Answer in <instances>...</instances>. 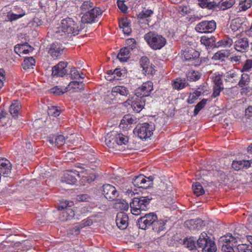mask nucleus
I'll return each mask as SVG.
<instances>
[{
	"label": "nucleus",
	"instance_id": "obj_1",
	"mask_svg": "<svg viewBox=\"0 0 252 252\" xmlns=\"http://www.w3.org/2000/svg\"><path fill=\"white\" fill-rule=\"evenodd\" d=\"M97 17H82L81 22L75 21L71 18L67 17L62 20L61 24L54 33L55 38L62 40L64 44L67 43L73 35H77L79 31L84 29L83 24H92L96 21Z\"/></svg>",
	"mask_w": 252,
	"mask_h": 252
},
{
	"label": "nucleus",
	"instance_id": "obj_2",
	"mask_svg": "<svg viewBox=\"0 0 252 252\" xmlns=\"http://www.w3.org/2000/svg\"><path fill=\"white\" fill-rule=\"evenodd\" d=\"M152 198L148 196H142L140 198H134L130 203L131 213L134 215H139L142 211L148 209V205Z\"/></svg>",
	"mask_w": 252,
	"mask_h": 252
},
{
	"label": "nucleus",
	"instance_id": "obj_3",
	"mask_svg": "<svg viewBox=\"0 0 252 252\" xmlns=\"http://www.w3.org/2000/svg\"><path fill=\"white\" fill-rule=\"evenodd\" d=\"M144 38L149 46L154 50L161 49L166 43L164 37L155 32H150L146 33Z\"/></svg>",
	"mask_w": 252,
	"mask_h": 252
},
{
	"label": "nucleus",
	"instance_id": "obj_4",
	"mask_svg": "<svg viewBox=\"0 0 252 252\" xmlns=\"http://www.w3.org/2000/svg\"><path fill=\"white\" fill-rule=\"evenodd\" d=\"M197 246L202 249V252H216L217 247L215 242L207 234L202 233L197 240Z\"/></svg>",
	"mask_w": 252,
	"mask_h": 252
},
{
	"label": "nucleus",
	"instance_id": "obj_5",
	"mask_svg": "<svg viewBox=\"0 0 252 252\" xmlns=\"http://www.w3.org/2000/svg\"><path fill=\"white\" fill-rule=\"evenodd\" d=\"M155 127V126H153L152 124L144 123L137 126L134 130V132L136 133L140 138L146 139L151 136Z\"/></svg>",
	"mask_w": 252,
	"mask_h": 252
},
{
	"label": "nucleus",
	"instance_id": "obj_6",
	"mask_svg": "<svg viewBox=\"0 0 252 252\" xmlns=\"http://www.w3.org/2000/svg\"><path fill=\"white\" fill-rule=\"evenodd\" d=\"M157 220V216L154 213H150L140 218L137 223L140 228L146 229L150 226L152 227Z\"/></svg>",
	"mask_w": 252,
	"mask_h": 252
},
{
	"label": "nucleus",
	"instance_id": "obj_7",
	"mask_svg": "<svg viewBox=\"0 0 252 252\" xmlns=\"http://www.w3.org/2000/svg\"><path fill=\"white\" fill-rule=\"evenodd\" d=\"M92 2L90 1H85L82 5L81 14L84 16H100L102 14V10L99 7H95L93 8L91 5Z\"/></svg>",
	"mask_w": 252,
	"mask_h": 252
},
{
	"label": "nucleus",
	"instance_id": "obj_8",
	"mask_svg": "<svg viewBox=\"0 0 252 252\" xmlns=\"http://www.w3.org/2000/svg\"><path fill=\"white\" fill-rule=\"evenodd\" d=\"M216 24L215 21H204L196 26L195 30L201 33L211 32L216 29Z\"/></svg>",
	"mask_w": 252,
	"mask_h": 252
},
{
	"label": "nucleus",
	"instance_id": "obj_9",
	"mask_svg": "<svg viewBox=\"0 0 252 252\" xmlns=\"http://www.w3.org/2000/svg\"><path fill=\"white\" fill-rule=\"evenodd\" d=\"M235 49L240 52H244L249 47V41L247 37H242L238 34L236 37H233Z\"/></svg>",
	"mask_w": 252,
	"mask_h": 252
},
{
	"label": "nucleus",
	"instance_id": "obj_10",
	"mask_svg": "<svg viewBox=\"0 0 252 252\" xmlns=\"http://www.w3.org/2000/svg\"><path fill=\"white\" fill-rule=\"evenodd\" d=\"M103 194L109 201L115 200L118 196V192L115 187L110 184L103 186Z\"/></svg>",
	"mask_w": 252,
	"mask_h": 252
},
{
	"label": "nucleus",
	"instance_id": "obj_11",
	"mask_svg": "<svg viewBox=\"0 0 252 252\" xmlns=\"http://www.w3.org/2000/svg\"><path fill=\"white\" fill-rule=\"evenodd\" d=\"M64 47L59 41H55L50 45L48 53L54 59L58 58L63 52Z\"/></svg>",
	"mask_w": 252,
	"mask_h": 252
},
{
	"label": "nucleus",
	"instance_id": "obj_12",
	"mask_svg": "<svg viewBox=\"0 0 252 252\" xmlns=\"http://www.w3.org/2000/svg\"><path fill=\"white\" fill-rule=\"evenodd\" d=\"M67 63L60 62L58 64L52 67V76L53 77H63L67 73Z\"/></svg>",
	"mask_w": 252,
	"mask_h": 252
},
{
	"label": "nucleus",
	"instance_id": "obj_13",
	"mask_svg": "<svg viewBox=\"0 0 252 252\" xmlns=\"http://www.w3.org/2000/svg\"><path fill=\"white\" fill-rule=\"evenodd\" d=\"M115 133H108L105 137V144L111 149L112 152L121 151L119 146L116 143Z\"/></svg>",
	"mask_w": 252,
	"mask_h": 252
},
{
	"label": "nucleus",
	"instance_id": "obj_14",
	"mask_svg": "<svg viewBox=\"0 0 252 252\" xmlns=\"http://www.w3.org/2000/svg\"><path fill=\"white\" fill-rule=\"evenodd\" d=\"M79 177V174L76 170H67L62 177V181L68 184H74L77 181V177Z\"/></svg>",
	"mask_w": 252,
	"mask_h": 252
},
{
	"label": "nucleus",
	"instance_id": "obj_15",
	"mask_svg": "<svg viewBox=\"0 0 252 252\" xmlns=\"http://www.w3.org/2000/svg\"><path fill=\"white\" fill-rule=\"evenodd\" d=\"M11 164L5 158L0 159V177L1 176L7 177L11 173Z\"/></svg>",
	"mask_w": 252,
	"mask_h": 252
},
{
	"label": "nucleus",
	"instance_id": "obj_16",
	"mask_svg": "<svg viewBox=\"0 0 252 252\" xmlns=\"http://www.w3.org/2000/svg\"><path fill=\"white\" fill-rule=\"evenodd\" d=\"M128 218L127 215L123 212H119L118 213L116 222L118 227L121 229H126L128 225Z\"/></svg>",
	"mask_w": 252,
	"mask_h": 252
},
{
	"label": "nucleus",
	"instance_id": "obj_17",
	"mask_svg": "<svg viewBox=\"0 0 252 252\" xmlns=\"http://www.w3.org/2000/svg\"><path fill=\"white\" fill-rule=\"evenodd\" d=\"M140 65L143 68V73L147 74L155 73V69L150 64L149 59L146 57H142L140 61Z\"/></svg>",
	"mask_w": 252,
	"mask_h": 252
},
{
	"label": "nucleus",
	"instance_id": "obj_18",
	"mask_svg": "<svg viewBox=\"0 0 252 252\" xmlns=\"http://www.w3.org/2000/svg\"><path fill=\"white\" fill-rule=\"evenodd\" d=\"M239 236H242V235L237 232L234 233V236H233L231 234H228L221 237L220 239L219 243L221 245L223 243L228 245L230 243L235 244L237 242V239H241V237Z\"/></svg>",
	"mask_w": 252,
	"mask_h": 252
},
{
	"label": "nucleus",
	"instance_id": "obj_19",
	"mask_svg": "<svg viewBox=\"0 0 252 252\" xmlns=\"http://www.w3.org/2000/svg\"><path fill=\"white\" fill-rule=\"evenodd\" d=\"M245 20L244 18L240 17H235L234 19L228 21L227 27L229 29H230L232 32H236L240 28L241 25L244 22Z\"/></svg>",
	"mask_w": 252,
	"mask_h": 252
},
{
	"label": "nucleus",
	"instance_id": "obj_20",
	"mask_svg": "<svg viewBox=\"0 0 252 252\" xmlns=\"http://www.w3.org/2000/svg\"><path fill=\"white\" fill-rule=\"evenodd\" d=\"M119 27L123 29L124 33L129 35L131 32V21L126 17H122L119 20Z\"/></svg>",
	"mask_w": 252,
	"mask_h": 252
},
{
	"label": "nucleus",
	"instance_id": "obj_21",
	"mask_svg": "<svg viewBox=\"0 0 252 252\" xmlns=\"http://www.w3.org/2000/svg\"><path fill=\"white\" fill-rule=\"evenodd\" d=\"M185 225L190 230H199L205 225V223L201 219H199L187 220L185 222Z\"/></svg>",
	"mask_w": 252,
	"mask_h": 252
},
{
	"label": "nucleus",
	"instance_id": "obj_22",
	"mask_svg": "<svg viewBox=\"0 0 252 252\" xmlns=\"http://www.w3.org/2000/svg\"><path fill=\"white\" fill-rule=\"evenodd\" d=\"M132 184L136 187L144 189L149 188L150 185L149 182H146V177L143 175L135 176L133 179Z\"/></svg>",
	"mask_w": 252,
	"mask_h": 252
},
{
	"label": "nucleus",
	"instance_id": "obj_23",
	"mask_svg": "<svg viewBox=\"0 0 252 252\" xmlns=\"http://www.w3.org/2000/svg\"><path fill=\"white\" fill-rule=\"evenodd\" d=\"M113 208L120 212L124 213L125 211L128 210L129 208L128 203L125 200L122 199H117L115 200V202L113 205Z\"/></svg>",
	"mask_w": 252,
	"mask_h": 252
},
{
	"label": "nucleus",
	"instance_id": "obj_24",
	"mask_svg": "<svg viewBox=\"0 0 252 252\" xmlns=\"http://www.w3.org/2000/svg\"><path fill=\"white\" fill-rule=\"evenodd\" d=\"M182 56L186 61H190L198 58L199 54L192 48H186L183 52Z\"/></svg>",
	"mask_w": 252,
	"mask_h": 252
},
{
	"label": "nucleus",
	"instance_id": "obj_25",
	"mask_svg": "<svg viewBox=\"0 0 252 252\" xmlns=\"http://www.w3.org/2000/svg\"><path fill=\"white\" fill-rule=\"evenodd\" d=\"M235 2V0H221L218 4L216 3L214 9L224 10L231 7Z\"/></svg>",
	"mask_w": 252,
	"mask_h": 252
},
{
	"label": "nucleus",
	"instance_id": "obj_26",
	"mask_svg": "<svg viewBox=\"0 0 252 252\" xmlns=\"http://www.w3.org/2000/svg\"><path fill=\"white\" fill-rule=\"evenodd\" d=\"M75 212L71 208H66V210L62 211L59 218L62 221L71 220L74 217Z\"/></svg>",
	"mask_w": 252,
	"mask_h": 252
},
{
	"label": "nucleus",
	"instance_id": "obj_27",
	"mask_svg": "<svg viewBox=\"0 0 252 252\" xmlns=\"http://www.w3.org/2000/svg\"><path fill=\"white\" fill-rule=\"evenodd\" d=\"M146 99L135 97L131 103V107L135 112H140L145 105Z\"/></svg>",
	"mask_w": 252,
	"mask_h": 252
},
{
	"label": "nucleus",
	"instance_id": "obj_28",
	"mask_svg": "<svg viewBox=\"0 0 252 252\" xmlns=\"http://www.w3.org/2000/svg\"><path fill=\"white\" fill-rule=\"evenodd\" d=\"M252 162V160H239L233 161L232 163V167L235 170H239L243 168H248L250 166Z\"/></svg>",
	"mask_w": 252,
	"mask_h": 252
},
{
	"label": "nucleus",
	"instance_id": "obj_29",
	"mask_svg": "<svg viewBox=\"0 0 252 252\" xmlns=\"http://www.w3.org/2000/svg\"><path fill=\"white\" fill-rule=\"evenodd\" d=\"M115 136L116 139V143L119 146V148H120L121 151L123 150L125 148V146H124L126 145V144L128 142V137L121 133H115Z\"/></svg>",
	"mask_w": 252,
	"mask_h": 252
},
{
	"label": "nucleus",
	"instance_id": "obj_30",
	"mask_svg": "<svg viewBox=\"0 0 252 252\" xmlns=\"http://www.w3.org/2000/svg\"><path fill=\"white\" fill-rule=\"evenodd\" d=\"M111 92L112 95L115 96H117L118 94L123 96H126L129 94V91L126 87L120 86L113 87Z\"/></svg>",
	"mask_w": 252,
	"mask_h": 252
},
{
	"label": "nucleus",
	"instance_id": "obj_31",
	"mask_svg": "<svg viewBox=\"0 0 252 252\" xmlns=\"http://www.w3.org/2000/svg\"><path fill=\"white\" fill-rule=\"evenodd\" d=\"M21 107L20 102L18 100H15L9 107V112L13 117H16L18 116V112Z\"/></svg>",
	"mask_w": 252,
	"mask_h": 252
},
{
	"label": "nucleus",
	"instance_id": "obj_32",
	"mask_svg": "<svg viewBox=\"0 0 252 252\" xmlns=\"http://www.w3.org/2000/svg\"><path fill=\"white\" fill-rule=\"evenodd\" d=\"M129 48L128 47L121 49L119 53L117 55V58L121 62H126L127 61L129 57Z\"/></svg>",
	"mask_w": 252,
	"mask_h": 252
},
{
	"label": "nucleus",
	"instance_id": "obj_33",
	"mask_svg": "<svg viewBox=\"0 0 252 252\" xmlns=\"http://www.w3.org/2000/svg\"><path fill=\"white\" fill-rule=\"evenodd\" d=\"M70 88L74 89L75 91H78V90L81 91L84 89V84L83 82L72 81L65 88V92L68 91Z\"/></svg>",
	"mask_w": 252,
	"mask_h": 252
},
{
	"label": "nucleus",
	"instance_id": "obj_34",
	"mask_svg": "<svg viewBox=\"0 0 252 252\" xmlns=\"http://www.w3.org/2000/svg\"><path fill=\"white\" fill-rule=\"evenodd\" d=\"M238 89L236 87L225 88L223 92L227 98L229 99L235 98L238 94Z\"/></svg>",
	"mask_w": 252,
	"mask_h": 252
},
{
	"label": "nucleus",
	"instance_id": "obj_35",
	"mask_svg": "<svg viewBox=\"0 0 252 252\" xmlns=\"http://www.w3.org/2000/svg\"><path fill=\"white\" fill-rule=\"evenodd\" d=\"M165 222L162 220H155L152 226L153 230L159 233L165 229Z\"/></svg>",
	"mask_w": 252,
	"mask_h": 252
},
{
	"label": "nucleus",
	"instance_id": "obj_36",
	"mask_svg": "<svg viewBox=\"0 0 252 252\" xmlns=\"http://www.w3.org/2000/svg\"><path fill=\"white\" fill-rule=\"evenodd\" d=\"M200 41L201 44L204 45L206 47H214V46H216L215 38L212 36L209 37L203 36L201 37Z\"/></svg>",
	"mask_w": 252,
	"mask_h": 252
},
{
	"label": "nucleus",
	"instance_id": "obj_37",
	"mask_svg": "<svg viewBox=\"0 0 252 252\" xmlns=\"http://www.w3.org/2000/svg\"><path fill=\"white\" fill-rule=\"evenodd\" d=\"M196 239L191 237L187 238L184 241V245L189 250H195L198 247L195 243Z\"/></svg>",
	"mask_w": 252,
	"mask_h": 252
},
{
	"label": "nucleus",
	"instance_id": "obj_38",
	"mask_svg": "<svg viewBox=\"0 0 252 252\" xmlns=\"http://www.w3.org/2000/svg\"><path fill=\"white\" fill-rule=\"evenodd\" d=\"M93 223V221L92 219L87 218L82 221L80 227H75L72 230V234L77 235L79 234L81 228L85 226H90Z\"/></svg>",
	"mask_w": 252,
	"mask_h": 252
},
{
	"label": "nucleus",
	"instance_id": "obj_39",
	"mask_svg": "<svg viewBox=\"0 0 252 252\" xmlns=\"http://www.w3.org/2000/svg\"><path fill=\"white\" fill-rule=\"evenodd\" d=\"M41 17H32V19L28 23V26L30 27H37L43 25L45 18L41 19Z\"/></svg>",
	"mask_w": 252,
	"mask_h": 252
},
{
	"label": "nucleus",
	"instance_id": "obj_40",
	"mask_svg": "<svg viewBox=\"0 0 252 252\" xmlns=\"http://www.w3.org/2000/svg\"><path fill=\"white\" fill-rule=\"evenodd\" d=\"M192 187L193 192L197 196L205 193V190L200 183L196 182L192 185Z\"/></svg>",
	"mask_w": 252,
	"mask_h": 252
},
{
	"label": "nucleus",
	"instance_id": "obj_41",
	"mask_svg": "<svg viewBox=\"0 0 252 252\" xmlns=\"http://www.w3.org/2000/svg\"><path fill=\"white\" fill-rule=\"evenodd\" d=\"M35 63V60L32 57L28 58L25 59L22 63L23 68L25 70L32 69Z\"/></svg>",
	"mask_w": 252,
	"mask_h": 252
},
{
	"label": "nucleus",
	"instance_id": "obj_42",
	"mask_svg": "<svg viewBox=\"0 0 252 252\" xmlns=\"http://www.w3.org/2000/svg\"><path fill=\"white\" fill-rule=\"evenodd\" d=\"M141 87L144 91V93L143 94L147 95L149 96L151 92L153 90V83L151 81H147L144 83Z\"/></svg>",
	"mask_w": 252,
	"mask_h": 252
},
{
	"label": "nucleus",
	"instance_id": "obj_43",
	"mask_svg": "<svg viewBox=\"0 0 252 252\" xmlns=\"http://www.w3.org/2000/svg\"><path fill=\"white\" fill-rule=\"evenodd\" d=\"M229 52L227 50H222L218 51L213 56V59L215 60H223V58L228 56Z\"/></svg>",
	"mask_w": 252,
	"mask_h": 252
},
{
	"label": "nucleus",
	"instance_id": "obj_44",
	"mask_svg": "<svg viewBox=\"0 0 252 252\" xmlns=\"http://www.w3.org/2000/svg\"><path fill=\"white\" fill-rule=\"evenodd\" d=\"M250 82V76L247 73L242 74L241 78L239 82L238 85L241 88H244L249 85Z\"/></svg>",
	"mask_w": 252,
	"mask_h": 252
},
{
	"label": "nucleus",
	"instance_id": "obj_45",
	"mask_svg": "<svg viewBox=\"0 0 252 252\" xmlns=\"http://www.w3.org/2000/svg\"><path fill=\"white\" fill-rule=\"evenodd\" d=\"M198 4L202 8H207L209 9H214L216 5V2L214 1L210 2L208 0H198Z\"/></svg>",
	"mask_w": 252,
	"mask_h": 252
},
{
	"label": "nucleus",
	"instance_id": "obj_46",
	"mask_svg": "<svg viewBox=\"0 0 252 252\" xmlns=\"http://www.w3.org/2000/svg\"><path fill=\"white\" fill-rule=\"evenodd\" d=\"M188 84L186 82L185 80H182L180 78L177 79L176 81H174L173 87L175 89L181 90L185 88Z\"/></svg>",
	"mask_w": 252,
	"mask_h": 252
},
{
	"label": "nucleus",
	"instance_id": "obj_47",
	"mask_svg": "<svg viewBox=\"0 0 252 252\" xmlns=\"http://www.w3.org/2000/svg\"><path fill=\"white\" fill-rule=\"evenodd\" d=\"M252 5V0H240L239 10V11H245L251 7Z\"/></svg>",
	"mask_w": 252,
	"mask_h": 252
},
{
	"label": "nucleus",
	"instance_id": "obj_48",
	"mask_svg": "<svg viewBox=\"0 0 252 252\" xmlns=\"http://www.w3.org/2000/svg\"><path fill=\"white\" fill-rule=\"evenodd\" d=\"M1 14L3 16H24V14H16L11 12V8L9 6H4L1 10Z\"/></svg>",
	"mask_w": 252,
	"mask_h": 252
},
{
	"label": "nucleus",
	"instance_id": "obj_49",
	"mask_svg": "<svg viewBox=\"0 0 252 252\" xmlns=\"http://www.w3.org/2000/svg\"><path fill=\"white\" fill-rule=\"evenodd\" d=\"M207 100V99L204 98L196 105H195V109L194 110V116H196L198 114V112L205 106Z\"/></svg>",
	"mask_w": 252,
	"mask_h": 252
},
{
	"label": "nucleus",
	"instance_id": "obj_50",
	"mask_svg": "<svg viewBox=\"0 0 252 252\" xmlns=\"http://www.w3.org/2000/svg\"><path fill=\"white\" fill-rule=\"evenodd\" d=\"M60 111L56 106H51L48 107V114L49 115L57 117L60 115Z\"/></svg>",
	"mask_w": 252,
	"mask_h": 252
},
{
	"label": "nucleus",
	"instance_id": "obj_51",
	"mask_svg": "<svg viewBox=\"0 0 252 252\" xmlns=\"http://www.w3.org/2000/svg\"><path fill=\"white\" fill-rule=\"evenodd\" d=\"M73 205V202H69L67 200L61 202L60 205L58 206V210L63 211L66 210V208H70Z\"/></svg>",
	"mask_w": 252,
	"mask_h": 252
},
{
	"label": "nucleus",
	"instance_id": "obj_52",
	"mask_svg": "<svg viewBox=\"0 0 252 252\" xmlns=\"http://www.w3.org/2000/svg\"><path fill=\"white\" fill-rule=\"evenodd\" d=\"M237 250L238 252H252V246L246 244L238 245Z\"/></svg>",
	"mask_w": 252,
	"mask_h": 252
},
{
	"label": "nucleus",
	"instance_id": "obj_53",
	"mask_svg": "<svg viewBox=\"0 0 252 252\" xmlns=\"http://www.w3.org/2000/svg\"><path fill=\"white\" fill-rule=\"evenodd\" d=\"M136 119L130 115H126L121 121L122 123L126 124H131L135 123Z\"/></svg>",
	"mask_w": 252,
	"mask_h": 252
},
{
	"label": "nucleus",
	"instance_id": "obj_54",
	"mask_svg": "<svg viewBox=\"0 0 252 252\" xmlns=\"http://www.w3.org/2000/svg\"><path fill=\"white\" fill-rule=\"evenodd\" d=\"M144 93V91L142 89V87H140L136 89L135 91V97L138 98H142V99H145L146 97L148 96L147 95L143 94Z\"/></svg>",
	"mask_w": 252,
	"mask_h": 252
},
{
	"label": "nucleus",
	"instance_id": "obj_55",
	"mask_svg": "<svg viewBox=\"0 0 252 252\" xmlns=\"http://www.w3.org/2000/svg\"><path fill=\"white\" fill-rule=\"evenodd\" d=\"M69 75L72 79H77L78 78L84 79V77L82 76L75 67L72 68L70 70Z\"/></svg>",
	"mask_w": 252,
	"mask_h": 252
},
{
	"label": "nucleus",
	"instance_id": "obj_56",
	"mask_svg": "<svg viewBox=\"0 0 252 252\" xmlns=\"http://www.w3.org/2000/svg\"><path fill=\"white\" fill-rule=\"evenodd\" d=\"M65 138L62 135L57 136L55 139V144L58 147H60L65 143Z\"/></svg>",
	"mask_w": 252,
	"mask_h": 252
},
{
	"label": "nucleus",
	"instance_id": "obj_57",
	"mask_svg": "<svg viewBox=\"0 0 252 252\" xmlns=\"http://www.w3.org/2000/svg\"><path fill=\"white\" fill-rule=\"evenodd\" d=\"M50 92L51 93L60 95L64 94L65 92V90L63 91V89L60 87L58 86H55L50 89Z\"/></svg>",
	"mask_w": 252,
	"mask_h": 252
},
{
	"label": "nucleus",
	"instance_id": "obj_58",
	"mask_svg": "<svg viewBox=\"0 0 252 252\" xmlns=\"http://www.w3.org/2000/svg\"><path fill=\"white\" fill-rule=\"evenodd\" d=\"M188 77L189 80L195 81L198 80L200 78V76L198 72L193 71L192 72L189 73Z\"/></svg>",
	"mask_w": 252,
	"mask_h": 252
},
{
	"label": "nucleus",
	"instance_id": "obj_59",
	"mask_svg": "<svg viewBox=\"0 0 252 252\" xmlns=\"http://www.w3.org/2000/svg\"><path fill=\"white\" fill-rule=\"evenodd\" d=\"M213 82L215 87H222V81L220 75H216L213 78Z\"/></svg>",
	"mask_w": 252,
	"mask_h": 252
},
{
	"label": "nucleus",
	"instance_id": "obj_60",
	"mask_svg": "<svg viewBox=\"0 0 252 252\" xmlns=\"http://www.w3.org/2000/svg\"><path fill=\"white\" fill-rule=\"evenodd\" d=\"M232 246H230V245L223 243L221 245L222 252H235L233 248H232Z\"/></svg>",
	"mask_w": 252,
	"mask_h": 252
},
{
	"label": "nucleus",
	"instance_id": "obj_61",
	"mask_svg": "<svg viewBox=\"0 0 252 252\" xmlns=\"http://www.w3.org/2000/svg\"><path fill=\"white\" fill-rule=\"evenodd\" d=\"M147 17H138V22L142 28H146V25H149L148 20L146 18Z\"/></svg>",
	"mask_w": 252,
	"mask_h": 252
},
{
	"label": "nucleus",
	"instance_id": "obj_62",
	"mask_svg": "<svg viewBox=\"0 0 252 252\" xmlns=\"http://www.w3.org/2000/svg\"><path fill=\"white\" fill-rule=\"evenodd\" d=\"M233 43V39L227 38L226 39L222 40V47H229Z\"/></svg>",
	"mask_w": 252,
	"mask_h": 252
},
{
	"label": "nucleus",
	"instance_id": "obj_63",
	"mask_svg": "<svg viewBox=\"0 0 252 252\" xmlns=\"http://www.w3.org/2000/svg\"><path fill=\"white\" fill-rule=\"evenodd\" d=\"M113 72L114 73V76L113 79H110V80L111 81L112 80H119V78L123 75L122 71L119 68L115 69Z\"/></svg>",
	"mask_w": 252,
	"mask_h": 252
},
{
	"label": "nucleus",
	"instance_id": "obj_64",
	"mask_svg": "<svg viewBox=\"0 0 252 252\" xmlns=\"http://www.w3.org/2000/svg\"><path fill=\"white\" fill-rule=\"evenodd\" d=\"M236 75V74L232 70H231L228 72H227L224 75L225 80L226 81H230L231 79L235 77Z\"/></svg>",
	"mask_w": 252,
	"mask_h": 252
}]
</instances>
